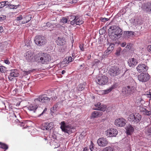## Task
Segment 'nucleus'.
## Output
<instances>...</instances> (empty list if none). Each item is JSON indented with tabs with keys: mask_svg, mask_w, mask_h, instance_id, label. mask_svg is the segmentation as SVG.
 <instances>
[{
	"mask_svg": "<svg viewBox=\"0 0 151 151\" xmlns=\"http://www.w3.org/2000/svg\"><path fill=\"white\" fill-rule=\"evenodd\" d=\"M52 99L53 100H55L57 99V97L56 96H53L52 97Z\"/></svg>",
	"mask_w": 151,
	"mask_h": 151,
	"instance_id": "61",
	"label": "nucleus"
},
{
	"mask_svg": "<svg viewBox=\"0 0 151 151\" xmlns=\"http://www.w3.org/2000/svg\"><path fill=\"white\" fill-rule=\"evenodd\" d=\"M108 31L109 37L112 40H116L117 37H119L122 33V30L116 25L110 26Z\"/></svg>",
	"mask_w": 151,
	"mask_h": 151,
	"instance_id": "1",
	"label": "nucleus"
},
{
	"mask_svg": "<svg viewBox=\"0 0 151 151\" xmlns=\"http://www.w3.org/2000/svg\"><path fill=\"white\" fill-rule=\"evenodd\" d=\"M60 128L62 132L69 135L75 131V128L70 124L66 123L64 121L62 122L60 124Z\"/></svg>",
	"mask_w": 151,
	"mask_h": 151,
	"instance_id": "4",
	"label": "nucleus"
},
{
	"mask_svg": "<svg viewBox=\"0 0 151 151\" xmlns=\"http://www.w3.org/2000/svg\"><path fill=\"white\" fill-rule=\"evenodd\" d=\"M47 110V109L46 108H45L44 110H43V111L42 113L41 114H40L39 116H41L42 115H43L44 113Z\"/></svg>",
	"mask_w": 151,
	"mask_h": 151,
	"instance_id": "52",
	"label": "nucleus"
},
{
	"mask_svg": "<svg viewBox=\"0 0 151 151\" xmlns=\"http://www.w3.org/2000/svg\"><path fill=\"white\" fill-rule=\"evenodd\" d=\"M33 52L30 50L28 51L24 54L25 59L28 62H31L33 60Z\"/></svg>",
	"mask_w": 151,
	"mask_h": 151,
	"instance_id": "18",
	"label": "nucleus"
},
{
	"mask_svg": "<svg viewBox=\"0 0 151 151\" xmlns=\"http://www.w3.org/2000/svg\"><path fill=\"white\" fill-rule=\"evenodd\" d=\"M35 60L37 62L42 64L48 63L51 60L50 56L46 53L38 52L35 56Z\"/></svg>",
	"mask_w": 151,
	"mask_h": 151,
	"instance_id": "2",
	"label": "nucleus"
},
{
	"mask_svg": "<svg viewBox=\"0 0 151 151\" xmlns=\"http://www.w3.org/2000/svg\"><path fill=\"white\" fill-rule=\"evenodd\" d=\"M106 27H104L101 29L99 31L100 34H103L104 33L106 32Z\"/></svg>",
	"mask_w": 151,
	"mask_h": 151,
	"instance_id": "40",
	"label": "nucleus"
},
{
	"mask_svg": "<svg viewBox=\"0 0 151 151\" xmlns=\"http://www.w3.org/2000/svg\"><path fill=\"white\" fill-rule=\"evenodd\" d=\"M76 16L75 15H71L68 16V18L69 20L70 21V24L72 25V22L73 21L75 20Z\"/></svg>",
	"mask_w": 151,
	"mask_h": 151,
	"instance_id": "33",
	"label": "nucleus"
},
{
	"mask_svg": "<svg viewBox=\"0 0 151 151\" xmlns=\"http://www.w3.org/2000/svg\"><path fill=\"white\" fill-rule=\"evenodd\" d=\"M108 79L107 77L102 75L97 77L96 79V82L100 85H105L108 82Z\"/></svg>",
	"mask_w": 151,
	"mask_h": 151,
	"instance_id": "7",
	"label": "nucleus"
},
{
	"mask_svg": "<svg viewBox=\"0 0 151 151\" xmlns=\"http://www.w3.org/2000/svg\"><path fill=\"white\" fill-rule=\"evenodd\" d=\"M59 104L57 103L55 104L54 106V107L56 109V110L59 109V107H58Z\"/></svg>",
	"mask_w": 151,
	"mask_h": 151,
	"instance_id": "50",
	"label": "nucleus"
},
{
	"mask_svg": "<svg viewBox=\"0 0 151 151\" xmlns=\"http://www.w3.org/2000/svg\"><path fill=\"white\" fill-rule=\"evenodd\" d=\"M147 131V132L150 133L149 134H151V127L148 129Z\"/></svg>",
	"mask_w": 151,
	"mask_h": 151,
	"instance_id": "60",
	"label": "nucleus"
},
{
	"mask_svg": "<svg viewBox=\"0 0 151 151\" xmlns=\"http://www.w3.org/2000/svg\"><path fill=\"white\" fill-rule=\"evenodd\" d=\"M83 23V21L82 20L81 17L79 16H76L75 20L73 21L72 22V25L76 24L80 25L82 24Z\"/></svg>",
	"mask_w": 151,
	"mask_h": 151,
	"instance_id": "19",
	"label": "nucleus"
},
{
	"mask_svg": "<svg viewBox=\"0 0 151 151\" xmlns=\"http://www.w3.org/2000/svg\"><path fill=\"white\" fill-rule=\"evenodd\" d=\"M56 110H57L54 107V106L51 108L50 111L52 113H54L56 111Z\"/></svg>",
	"mask_w": 151,
	"mask_h": 151,
	"instance_id": "48",
	"label": "nucleus"
},
{
	"mask_svg": "<svg viewBox=\"0 0 151 151\" xmlns=\"http://www.w3.org/2000/svg\"><path fill=\"white\" fill-rule=\"evenodd\" d=\"M133 86H128L123 88L122 91V93L123 96H127L134 93L136 90V87L134 85L135 83L134 82Z\"/></svg>",
	"mask_w": 151,
	"mask_h": 151,
	"instance_id": "3",
	"label": "nucleus"
},
{
	"mask_svg": "<svg viewBox=\"0 0 151 151\" xmlns=\"http://www.w3.org/2000/svg\"><path fill=\"white\" fill-rule=\"evenodd\" d=\"M88 149L87 148V147H85L84 148L83 151H88Z\"/></svg>",
	"mask_w": 151,
	"mask_h": 151,
	"instance_id": "62",
	"label": "nucleus"
},
{
	"mask_svg": "<svg viewBox=\"0 0 151 151\" xmlns=\"http://www.w3.org/2000/svg\"><path fill=\"white\" fill-rule=\"evenodd\" d=\"M52 24L49 22H47L46 23V26L48 27H50L51 26Z\"/></svg>",
	"mask_w": 151,
	"mask_h": 151,
	"instance_id": "51",
	"label": "nucleus"
},
{
	"mask_svg": "<svg viewBox=\"0 0 151 151\" xmlns=\"http://www.w3.org/2000/svg\"><path fill=\"white\" fill-rule=\"evenodd\" d=\"M138 78L139 81L145 82L147 81L149 79V77L147 74L142 73L138 76Z\"/></svg>",
	"mask_w": 151,
	"mask_h": 151,
	"instance_id": "14",
	"label": "nucleus"
},
{
	"mask_svg": "<svg viewBox=\"0 0 151 151\" xmlns=\"http://www.w3.org/2000/svg\"><path fill=\"white\" fill-rule=\"evenodd\" d=\"M80 49L83 51H84V48L83 47V44H80L79 46Z\"/></svg>",
	"mask_w": 151,
	"mask_h": 151,
	"instance_id": "47",
	"label": "nucleus"
},
{
	"mask_svg": "<svg viewBox=\"0 0 151 151\" xmlns=\"http://www.w3.org/2000/svg\"><path fill=\"white\" fill-rule=\"evenodd\" d=\"M121 51V49H117L116 52L115 53V54L117 56H119L120 55V52Z\"/></svg>",
	"mask_w": 151,
	"mask_h": 151,
	"instance_id": "44",
	"label": "nucleus"
},
{
	"mask_svg": "<svg viewBox=\"0 0 151 151\" xmlns=\"http://www.w3.org/2000/svg\"><path fill=\"white\" fill-rule=\"evenodd\" d=\"M19 125L21 127H24L23 128H25L27 127V122L26 121H23L20 122Z\"/></svg>",
	"mask_w": 151,
	"mask_h": 151,
	"instance_id": "34",
	"label": "nucleus"
},
{
	"mask_svg": "<svg viewBox=\"0 0 151 151\" xmlns=\"http://www.w3.org/2000/svg\"><path fill=\"white\" fill-rule=\"evenodd\" d=\"M3 31V27H0V33L2 32Z\"/></svg>",
	"mask_w": 151,
	"mask_h": 151,
	"instance_id": "57",
	"label": "nucleus"
},
{
	"mask_svg": "<svg viewBox=\"0 0 151 151\" xmlns=\"http://www.w3.org/2000/svg\"><path fill=\"white\" fill-rule=\"evenodd\" d=\"M7 5L10 9H17L20 6L19 4L14 5L11 4H9Z\"/></svg>",
	"mask_w": 151,
	"mask_h": 151,
	"instance_id": "32",
	"label": "nucleus"
},
{
	"mask_svg": "<svg viewBox=\"0 0 151 151\" xmlns=\"http://www.w3.org/2000/svg\"><path fill=\"white\" fill-rule=\"evenodd\" d=\"M32 15L31 14H28L27 15H24L23 19L24 20L22 21V23L24 24L29 22L31 19Z\"/></svg>",
	"mask_w": 151,
	"mask_h": 151,
	"instance_id": "22",
	"label": "nucleus"
},
{
	"mask_svg": "<svg viewBox=\"0 0 151 151\" xmlns=\"http://www.w3.org/2000/svg\"><path fill=\"white\" fill-rule=\"evenodd\" d=\"M7 2V1H4L0 2V9L6 5H7L6 4V2Z\"/></svg>",
	"mask_w": 151,
	"mask_h": 151,
	"instance_id": "39",
	"label": "nucleus"
},
{
	"mask_svg": "<svg viewBox=\"0 0 151 151\" xmlns=\"http://www.w3.org/2000/svg\"><path fill=\"white\" fill-rule=\"evenodd\" d=\"M110 50H108L107 49L104 53V56L105 57L107 56L108 55L110 54L111 52Z\"/></svg>",
	"mask_w": 151,
	"mask_h": 151,
	"instance_id": "38",
	"label": "nucleus"
},
{
	"mask_svg": "<svg viewBox=\"0 0 151 151\" xmlns=\"http://www.w3.org/2000/svg\"><path fill=\"white\" fill-rule=\"evenodd\" d=\"M85 86L84 84H80L77 87V89L78 91H81L84 89Z\"/></svg>",
	"mask_w": 151,
	"mask_h": 151,
	"instance_id": "31",
	"label": "nucleus"
},
{
	"mask_svg": "<svg viewBox=\"0 0 151 151\" xmlns=\"http://www.w3.org/2000/svg\"><path fill=\"white\" fill-rule=\"evenodd\" d=\"M23 19V16L22 15H20L19 16L17 17H16V20L17 21H19Z\"/></svg>",
	"mask_w": 151,
	"mask_h": 151,
	"instance_id": "45",
	"label": "nucleus"
},
{
	"mask_svg": "<svg viewBox=\"0 0 151 151\" xmlns=\"http://www.w3.org/2000/svg\"><path fill=\"white\" fill-rule=\"evenodd\" d=\"M94 62L95 63H99V61L98 60H95L94 61Z\"/></svg>",
	"mask_w": 151,
	"mask_h": 151,
	"instance_id": "63",
	"label": "nucleus"
},
{
	"mask_svg": "<svg viewBox=\"0 0 151 151\" xmlns=\"http://www.w3.org/2000/svg\"><path fill=\"white\" fill-rule=\"evenodd\" d=\"M50 99L45 94L39 96V97L35 99V103H38L39 102L46 103L49 101Z\"/></svg>",
	"mask_w": 151,
	"mask_h": 151,
	"instance_id": "9",
	"label": "nucleus"
},
{
	"mask_svg": "<svg viewBox=\"0 0 151 151\" xmlns=\"http://www.w3.org/2000/svg\"><path fill=\"white\" fill-rule=\"evenodd\" d=\"M9 72V75L8 76V78L11 81H12L14 78L18 76L19 75V71L16 69L10 70Z\"/></svg>",
	"mask_w": 151,
	"mask_h": 151,
	"instance_id": "10",
	"label": "nucleus"
},
{
	"mask_svg": "<svg viewBox=\"0 0 151 151\" xmlns=\"http://www.w3.org/2000/svg\"><path fill=\"white\" fill-rule=\"evenodd\" d=\"M97 142L99 146L104 147L107 145L108 142L106 138L101 137L98 139Z\"/></svg>",
	"mask_w": 151,
	"mask_h": 151,
	"instance_id": "17",
	"label": "nucleus"
},
{
	"mask_svg": "<svg viewBox=\"0 0 151 151\" xmlns=\"http://www.w3.org/2000/svg\"><path fill=\"white\" fill-rule=\"evenodd\" d=\"M103 151H114V149L112 147H108L104 148Z\"/></svg>",
	"mask_w": 151,
	"mask_h": 151,
	"instance_id": "35",
	"label": "nucleus"
},
{
	"mask_svg": "<svg viewBox=\"0 0 151 151\" xmlns=\"http://www.w3.org/2000/svg\"><path fill=\"white\" fill-rule=\"evenodd\" d=\"M5 67L3 66H0V71L1 72L4 73L5 71Z\"/></svg>",
	"mask_w": 151,
	"mask_h": 151,
	"instance_id": "43",
	"label": "nucleus"
},
{
	"mask_svg": "<svg viewBox=\"0 0 151 151\" xmlns=\"http://www.w3.org/2000/svg\"><path fill=\"white\" fill-rule=\"evenodd\" d=\"M126 129V132L128 135H130L134 130L133 127L131 125H129L127 126Z\"/></svg>",
	"mask_w": 151,
	"mask_h": 151,
	"instance_id": "26",
	"label": "nucleus"
},
{
	"mask_svg": "<svg viewBox=\"0 0 151 151\" xmlns=\"http://www.w3.org/2000/svg\"><path fill=\"white\" fill-rule=\"evenodd\" d=\"M147 66L145 64H140L137 67V71L139 73L146 72L148 70Z\"/></svg>",
	"mask_w": 151,
	"mask_h": 151,
	"instance_id": "15",
	"label": "nucleus"
},
{
	"mask_svg": "<svg viewBox=\"0 0 151 151\" xmlns=\"http://www.w3.org/2000/svg\"><path fill=\"white\" fill-rule=\"evenodd\" d=\"M72 58H73V59H74V58H75L76 56L74 52H73V53H72Z\"/></svg>",
	"mask_w": 151,
	"mask_h": 151,
	"instance_id": "58",
	"label": "nucleus"
},
{
	"mask_svg": "<svg viewBox=\"0 0 151 151\" xmlns=\"http://www.w3.org/2000/svg\"><path fill=\"white\" fill-rule=\"evenodd\" d=\"M128 63L129 67H133L137 64V61L136 59L132 58L129 59Z\"/></svg>",
	"mask_w": 151,
	"mask_h": 151,
	"instance_id": "21",
	"label": "nucleus"
},
{
	"mask_svg": "<svg viewBox=\"0 0 151 151\" xmlns=\"http://www.w3.org/2000/svg\"><path fill=\"white\" fill-rule=\"evenodd\" d=\"M32 71L31 70H29L28 71H23L24 75L25 76L29 74Z\"/></svg>",
	"mask_w": 151,
	"mask_h": 151,
	"instance_id": "46",
	"label": "nucleus"
},
{
	"mask_svg": "<svg viewBox=\"0 0 151 151\" xmlns=\"http://www.w3.org/2000/svg\"><path fill=\"white\" fill-rule=\"evenodd\" d=\"M67 19L65 17H63L61 20V22L63 23H66L67 22Z\"/></svg>",
	"mask_w": 151,
	"mask_h": 151,
	"instance_id": "41",
	"label": "nucleus"
},
{
	"mask_svg": "<svg viewBox=\"0 0 151 151\" xmlns=\"http://www.w3.org/2000/svg\"><path fill=\"white\" fill-rule=\"evenodd\" d=\"M140 111L142 112L143 114L147 115H149L150 114V112L147 110L146 109L142 108L141 109H140Z\"/></svg>",
	"mask_w": 151,
	"mask_h": 151,
	"instance_id": "29",
	"label": "nucleus"
},
{
	"mask_svg": "<svg viewBox=\"0 0 151 151\" xmlns=\"http://www.w3.org/2000/svg\"><path fill=\"white\" fill-rule=\"evenodd\" d=\"M114 44H111L110 45L109 47L107 48V49L108 50H110L111 52L112 50L114 48Z\"/></svg>",
	"mask_w": 151,
	"mask_h": 151,
	"instance_id": "36",
	"label": "nucleus"
},
{
	"mask_svg": "<svg viewBox=\"0 0 151 151\" xmlns=\"http://www.w3.org/2000/svg\"><path fill=\"white\" fill-rule=\"evenodd\" d=\"M65 72H66L65 70H62V72H61L62 74L63 75L65 73Z\"/></svg>",
	"mask_w": 151,
	"mask_h": 151,
	"instance_id": "64",
	"label": "nucleus"
},
{
	"mask_svg": "<svg viewBox=\"0 0 151 151\" xmlns=\"http://www.w3.org/2000/svg\"><path fill=\"white\" fill-rule=\"evenodd\" d=\"M115 87V85H113L111 86V87H110L109 88L106 90H104V94H106L110 92L112 89H114Z\"/></svg>",
	"mask_w": 151,
	"mask_h": 151,
	"instance_id": "28",
	"label": "nucleus"
},
{
	"mask_svg": "<svg viewBox=\"0 0 151 151\" xmlns=\"http://www.w3.org/2000/svg\"><path fill=\"white\" fill-rule=\"evenodd\" d=\"M126 34L127 35V36H130L133 35L134 32L132 31H128L126 32Z\"/></svg>",
	"mask_w": 151,
	"mask_h": 151,
	"instance_id": "42",
	"label": "nucleus"
},
{
	"mask_svg": "<svg viewBox=\"0 0 151 151\" xmlns=\"http://www.w3.org/2000/svg\"><path fill=\"white\" fill-rule=\"evenodd\" d=\"M121 73L119 68L116 67H113L109 70V73L112 76H116L119 75Z\"/></svg>",
	"mask_w": 151,
	"mask_h": 151,
	"instance_id": "8",
	"label": "nucleus"
},
{
	"mask_svg": "<svg viewBox=\"0 0 151 151\" xmlns=\"http://www.w3.org/2000/svg\"><path fill=\"white\" fill-rule=\"evenodd\" d=\"M4 62L7 65H9L10 63L9 61L7 60H4Z\"/></svg>",
	"mask_w": 151,
	"mask_h": 151,
	"instance_id": "54",
	"label": "nucleus"
},
{
	"mask_svg": "<svg viewBox=\"0 0 151 151\" xmlns=\"http://www.w3.org/2000/svg\"><path fill=\"white\" fill-rule=\"evenodd\" d=\"M38 105L35 104H31L29 106H27L26 107L29 111L35 113L38 108Z\"/></svg>",
	"mask_w": 151,
	"mask_h": 151,
	"instance_id": "20",
	"label": "nucleus"
},
{
	"mask_svg": "<svg viewBox=\"0 0 151 151\" xmlns=\"http://www.w3.org/2000/svg\"><path fill=\"white\" fill-rule=\"evenodd\" d=\"M108 20V19L104 18H102V19L101 20V21H107Z\"/></svg>",
	"mask_w": 151,
	"mask_h": 151,
	"instance_id": "59",
	"label": "nucleus"
},
{
	"mask_svg": "<svg viewBox=\"0 0 151 151\" xmlns=\"http://www.w3.org/2000/svg\"><path fill=\"white\" fill-rule=\"evenodd\" d=\"M94 145L92 141L91 142V144L89 146V149L91 151H93L94 150Z\"/></svg>",
	"mask_w": 151,
	"mask_h": 151,
	"instance_id": "37",
	"label": "nucleus"
},
{
	"mask_svg": "<svg viewBox=\"0 0 151 151\" xmlns=\"http://www.w3.org/2000/svg\"><path fill=\"white\" fill-rule=\"evenodd\" d=\"M54 124L52 122L50 123L45 122L43 124L42 127V129L45 130H50L53 127Z\"/></svg>",
	"mask_w": 151,
	"mask_h": 151,
	"instance_id": "16",
	"label": "nucleus"
},
{
	"mask_svg": "<svg viewBox=\"0 0 151 151\" xmlns=\"http://www.w3.org/2000/svg\"><path fill=\"white\" fill-rule=\"evenodd\" d=\"M94 106L96 108H93V109L96 110H100L104 111L107 108V106L106 105L101 104L100 102H98L95 104Z\"/></svg>",
	"mask_w": 151,
	"mask_h": 151,
	"instance_id": "13",
	"label": "nucleus"
},
{
	"mask_svg": "<svg viewBox=\"0 0 151 151\" xmlns=\"http://www.w3.org/2000/svg\"><path fill=\"white\" fill-rule=\"evenodd\" d=\"M147 50L149 52H151V45H149L147 47Z\"/></svg>",
	"mask_w": 151,
	"mask_h": 151,
	"instance_id": "56",
	"label": "nucleus"
},
{
	"mask_svg": "<svg viewBox=\"0 0 151 151\" xmlns=\"http://www.w3.org/2000/svg\"><path fill=\"white\" fill-rule=\"evenodd\" d=\"M107 135L109 137H115L118 134L117 131L113 128L109 129L106 132Z\"/></svg>",
	"mask_w": 151,
	"mask_h": 151,
	"instance_id": "11",
	"label": "nucleus"
},
{
	"mask_svg": "<svg viewBox=\"0 0 151 151\" xmlns=\"http://www.w3.org/2000/svg\"><path fill=\"white\" fill-rule=\"evenodd\" d=\"M144 95H147V97L148 98H151V92H147V93H146V94H145Z\"/></svg>",
	"mask_w": 151,
	"mask_h": 151,
	"instance_id": "49",
	"label": "nucleus"
},
{
	"mask_svg": "<svg viewBox=\"0 0 151 151\" xmlns=\"http://www.w3.org/2000/svg\"><path fill=\"white\" fill-rule=\"evenodd\" d=\"M74 60L73 58H72L71 56L67 57L63 60V61L62 62V63L63 64L65 63L68 64L72 62Z\"/></svg>",
	"mask_w": 151,
	"mask_h": 151,
	"instance_id": "25",
	"label": "nucleus"
},
{
	"mask_svg": "<svg viewBox=\"0 0 151 151\" xmlns=\"http://www.w3.org/2000/svg\"><path fill=\"white\" fill-rule=\"evenodd\" d=\"M128 120L132 122L138 123L140 121L142 116L140 114L138 113H132L128 117Z\"/></svg>",
	"mask_w": 151,
	"mask_h": 151,
	"instance_id": "6",
	"label": "nucleus"
},
{
	"mask_svg": "<svg viewBox=\"0 0 151 151\" xmlns=\"http://www.w3.org/2000/svg\"><path fill=\"white\" fill-rule=\"evenodd\" d=\"M102 115V112L98 111H94L91 114V118H94L100 116Z\"/></svg>",
	"mask_w": 151,
	"mask_h": 151,
	"instance_id": "23",
	"label": "nucleus"
},
{
	"mask_svg": "<svg viewBox=\"0 0 151 151\" xmlns=\"http://www.w3.org/2000/svg\"><path fill=\"white\" fill-rule=\"evenodd\" d=\"M34 41L37 45L42 46L45 44L47 40L45 37L43 36L37 35L35 37Z\"/></svg>",
	"mask_w": 151,
	"mask_h": 151,
	"instance_id": "5",
	"label": "nucleus"
},
{
	"mask_svg": "<svg viewBox=\"0 0 151 151\" xmlns=\"http://www.w3.org/2000/svg\"><path fill=\"white\" fill-rule=\"evenodd\" d=\"M144 9L147 12L151 13V3L148 2L145 5Z\"/></svg>",
	"mask_w": 151,
	"mask_h": 151,
	"instance_id": "27",
	"label": "nucleus"
},
{
	"mask_svg": "<svg viewBox=\"0 0 151 151\" xmlns=\"http://www.w3.org/2000/svg\"><path fill=\"white\" fill-rule=\"evenodd\" d=\"M126 124V120L123 118L116 119L115 121V124L117 127H123Z\"/></svg>",
	"mask_w": 151,
	"mask_h": 151,
	"instance_id": "12",
	"label": "nucleus"
},
{
	"mask_svg": "<svg viewBox=\"0 0 151 151\" xmlns=\"http://www.w3.org/2000/svg\"><path fill=\"white\" fill-rule=\"evenodd\" d=\"M126 45V43L125 42H122L121 43L120 45L122 47H124Z\"/></svg>",
	"mask_w": 151,
	"mask_h": 151,
	"instance_id": "53",
	"label": "nucleus"
},
{
	"mask_svg": "<svg viewBox=\"0 0 151 151\" xmlns=\"http://www.w3.org/2000/svg\"><path fill=\"white\" fill-rule=\"evenodd\" d=\"M0 148L6 150L8 149V147L7 145L0 142Z\"/></svg>",
	"mask_w": 151,
	"mask_h": 151,
	"instance_id": "30",
	"label": "nucleus"
},
{
	"mask_svg": "<svg viewBox=\"0 0 151 151\" xmlns=\"http://www.w3.org/2000/svg\"><path fill=\"white\" fill-rule=\"evenodd\" d=\"M130 43H128L126 47V48H127V49H130L131 48V47L130 46Z\"/></svg>",
	"mask_w": 151,
	"mask_h": 151,
	"instance_id": "55",
	"label": "nucleus"
},
{
	"mask_svg": "<svg viewBox=\"0 0 151 151\" xmlns=\"http://www.w3.org/2000/svg\"><path fill=\"white\" fill-rule=\"evenodd\" d=\"M56 43L58 45H63L65 44V41L63 37H58L56 40Z\"/></svg>",
	"mask_w": 151,
	"mask_h": 151,
	"instance_id": "24",
	"label": "nucleus"
}]
</instances>
